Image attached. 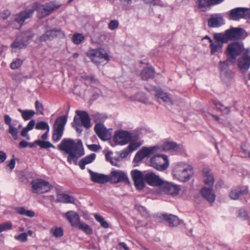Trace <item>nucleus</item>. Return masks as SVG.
<instances>
[{"instance_id": "obj_1", "label": "nucleus", "mask_w": 250, "mask_h": 250, "mask_svg": "<svg viewBox=\"0 0 250 250\" xmlns=\"http://www.w3.org/2000/svg\"><path fill=\"white\" fill-rule=\"evenodd\" d=\"M58 148L68 154L67 161L69 163L76 164L78 159L84 154L83 143L80 140L63 139L58 145Z\"/></svg>"}, {"instance_id": "obj_2", "label": "nucleus", "mask_w": 250, "mask_h": 250, "mask_svg": "<svg viewBox=\"0 0 250 250\" xmlns=\"http://www.w3.org/2000/svg\"><path fill=\"white\" fill-rule=\"evenodd\" d=\"M193 175V167L186 162H178L173 166V176L181 182H187Z\"/></svg>"}, {"instance_id": "obj_3", "label": "nucleus", "mask_w": 250, "mask_h": 250, "mask_svg": "<svg viewBox=\"0 0 250 250\" xmlns=\"http://www.w3.org/2000/svg\"><path fill=\"white\" fill-rule=\"evenodd\" d=\"M86 56L95 63H100L104 61L106 62L109 60L107 52L103 49H91L86 53Z\"/></svg>"}, {"instance_id": "obj_4", "label": "nucleus", "mask_w": 250, "mask_h": 250, "mask_svg": "<svg viewBox=\"0 0 250 250\" xmlns=\"http://www.w3.org/2000/svg\"><path fill=\"white\" fill-rule=\"evenodd\" d=\"M66 121L67 118L65 116H61L56 120L53 125L52 136V139L54 141L58 142L61 139Z\"/></svg>"}, {"instance_id": "obj_5", "label": "nucleus", "mask_w": 250, "mask_h": 250, "mask_svg": "<svg viewBox=\"0 0 250 250\" xmlns=\"http://www.w3.org/2000/svg\"><path fill=\"white\" fill-rule=\"evenodd\" d=\"M244 49L243 44L235 42L228 45L226 54L229 60L234 61L242 53Z\"/></svg>"}, {"instance_id": "obj_6", "label": "nucleus", "mask_w": 250, "mask_h": 250, "mask_svg": "<svg viewBox=\"0 0 250 250\" xmlns=\"http://www.w3.org/2000/svg\"><path fill=\"white\" fill-rule=\"evenodd\" d=\"M131 133L129 131L119 129L114 132L112 141L116 145L124 146L131 139Z\"/></svg>"}, {"instance_id": "obj_7", "label": "nucleus", "mask_w": 250, "mask_h": 250, "mask_svg": "<svg viewBox=\"0 0 250 250\" xmlns=\"http://www.w3.org/2000/svg\"><path fill=\"white\" fill-rule=\"evenodd\" d=\"M150 165L158 170H164L169 165L167 157L165 155H155L150 159Z\"/></svg>"}, {"instance_id": "obj_8", "label": "nucleus", "mask_w": 250, "mask_h": 250, "mask_svg": "<svg viewBox=\"0 0 250 250\" xmlns=\"http://www.w3.org/2000/svg\"><path fill=\"white\" fill-rule=\"evenodd\" d=\"M33 192L37 194H42L49 191L52 188L51 185L47 181L38 179L31 183Z\"/></svg>"}, {"instance_id": "obj_9", "label": "nucleus", "mask_w": 250, "mask_h": 250, "mask_svg": "<svg viewBox=\"0 0 250 250\" xmlns=\"http://www.w3.org/2000/svg\"><path fill=\"white\" fill-rule=\"evenodd\" d=\"M158 147L157 146L143 147L135 154L133 162L138 163L141 162L145 158L149 157L150 155L156 152Z\"/></svg>"}, {"instance_id": "obj_10", "label": "nucleus", "mask_w": 250, "mask_h": 250, "mask_svg": "<svg viewBox=\"0 0 250 250\" xmlns=\"http://www.w3.org/2000/svg\"><path fill=\"white\" fill-rule=\"evenodd\" d=\"M60 6L61 4L54 2L39 5L38 7L37 16L40 18L45 17L58 9Z\"/></svg>"}, {"instance_id": "obj_11", "label": "nucleus", "mask_w": 250, "mask_h": 250, "mask_svg": "<svg viewBox=\"0 0 250 250\" xmlns=\"http://www.w3.org/2000/svg\"><path fill=\"white\" fill-rule=\"evenodd\" d=\"M219 67L222 80L225 83L229 82L234 77V73L229 68L227 61L220 62Z\"/></svg>"}, {"instance_id": "obj_12", "label": "nucleus", "mask_w": 250, "mask_h": 250, "mask_svg": "<svg viewBox=\"0 0 250 250\" xmlns=\"http://www.w3.org/2000/svg\"><path fill=\"white\" fill-rule=\"evenodd\" d=\"M64 36V33L61 29L56 28L47 30L44 34L38 38V40L40 42H45L51 41L56 37L62 38Z\"/></svg>"}, {"instance_id": "obj_13", "label": "nucleus", "mask_w": 250, "mask_h": 250, "mask_svg": "<svg viewBox=\"0 0 250 250\" xmlns=\"http://www.w3.org/2000/svg\"><path fill=\"white\" fill-rule=\"evenodd\" d=\"M155 96L157 101L165 106L170 105L171 103V95L165 90L157 88L155 89Z\"/></svg>"}, {"instance_id": "obj_14", "label": "nucleus", "mask_w": 250, "mask_h": 250, "mask_svg": "<svg viewBox=\"0 0 250 250\" xmlns=\"http://www.w3.org/2000/svg\"><path fill=\"white\" fill-rule=\"evenodd\" d=\"M250 13V9L238 7L231 10L229 12L230 19L238 20L248 16Z\"/></svg>"}, {"instance_id": "obj_15", "label": "nucleus", "mask_w": 250, "mask_h": 250, "mask_svg": "<svg viewBox=\"0 0 250 250\" xmlns=\"http://www.w3.org/2000/svg\"><path fill=\"white\" fill-rule=\"evenodd\" d=\"M131 175L136 188L139 189H142L145 185L144 182V175L141 171L138 170H133L131 172Z\"/></svg>"}, {"instance_id": "obj_16", "label": "nucleus", "mask_w": 250, "mask_h": 250, "mask_svg": "<svg viewBox=\"0 0 250 250\" xmlns=\"http://www.w3.org/2000/svg\"><path fill=\"white\" fill-rule=\"evenodd\" d=\"M144 179L148 185L153 187L159 186L163 183V180L152 172H149L144 175Z\"/></svg>"}, {"instance_id": "obj_17", "label": "nucleus", "mask_w": 250, "mask_h": 250, "mask_svg": "<svg viewBox=\"0 0 250 250\" xmlns=\"http://www.w3.org/2000/svg\"><path fill=\"white\" fill-rule=\"evenodd\" d=\"M237 65L240 71L246 73L250 68V56L243 54L237 60Z\"/></svg>"}, {"instance_id": "obj_18", "label": "nucleus", "mask_w": 250, "mask_h": 250, "mask_svg": "<svg viewBox=\"0 0 250 250\" xmlns=\"http://www.w3.org/2000/svg\"><path fill=\"white\" fill-rule=\"evenodd\" d=\"M94 130L98 136L102 140H107L111 137L110 132L102 124H97L94 127Z\"/></svg>"}, {"instance_id": "obj_19", "label": "nucleus", "mask_w": 250, "mask_h": 250, "mask_svg": "<svg viewBox=\"0 0 250 250\" xmlns=\"http://www.w3.org/2000/svg\"><path fill=\"white\" fill-rule=\"evenodd\" d=\"M110 180L115 183L121 181L129 183L126 173L120 170H113L111 171L110 174Z\"/></svg>"}, {"instance_id": "obj_20", "label": "nucleus", "mask_w": 250, "mask_h": 250, "mask_svg": "<svg viewBox=\"0 0 250 250\" xmlns=\"http://www.w3.org/2000/svg\"><path fill=\"white\" fill-rule=\"evenodd\" d=\"M76 112L78 116H76L77 117V121L79 122L81 121L82 125L86 128H89L91 127L92 125L90 119L87 112L79 110H77Z\"/></svg>"}, {"instance_id": "obj_21", "label": "nucleus", "mask_w": 250, "mask_h": 250, "mask_svg": "<svg viewBox=\"0 0 250 250\" xmlns=\"http://www.w3.org/2000/svg\"><path fill=\"white\" fill-rule=\"evenodd\" d=\"M33 13V11L32 10H28L21 12L15 16L14 19V21L17 22L18 26L21 27L26 20L31 17Z\"/></svg>"}, {"instance_id": "obj_22", "label": "nucleus", "mask_w": 250, "mask_h": 250, "mask_svg": "<svg viewBox=\"0 0 250 250\" xmlns=\"http://www.w3.org/2000/svg\"><path fill=\"white\" fill-rule=\"evenodd\" d=\"M88 171L90 175V179L93 182L104 184L108 181V178L105 175L93 172L91 170H89Z\"/></svg>"}, {"instance_id": "obj_23", "label": "nucleus", "mask_w": 250, "mask_h": 250, "mask_svg": "<svg viewBox=\"0 0 250 250\" xmlns=\"http://www.w3.org/2000/svg\"><path fill=\"white\" fill-rule=\"evenodd\" d=\"M224 24V19L220 14L212 15L208 20V26L211 27H217Z\"/></svg>"}, {"instance_id": "obj_24", "label": "nucleus", "mask_w": 250, "mask_h": 250, "mask_svg": "<svg viewBox=\"0 0 250 250\" xmlns=\"http://www.w3.org/2000/svg\"><path fill=\"white\" fill-rule=\"evenodd\" d=\"M32 37L33 34L32 33L30 32L27 33L24 35L21 42L20 39H18L17 41L12 44L11 46L13 49H19L22 48L25 45L26 42L28 40L31 39Z\"/></svg>"}, {"instance_id": "obj_25", "label": "nucleus", "mask_w": 250, "mask_h": 250, "mask_svg": "<svg viewBox=\"0 0 250 250\" xmlns=\"http://www.w3.org/2000/svg\"><path fill=\"white\" fill-rule=\"evenodd\" d=\"M202 196L210 203H213L215 200V194L210 188L204 187L201 190Z\"/></svg>"}, {"instance_id": "obj_26", "label": "nucleus", "mask_w": 250, "mask_h": 250, "mask_svg": "<svg viewBox=\"0 0 250 250\" xmlns=\"http://www.w3.org/2000/svg\"><path fill=\"white\" fill-rule=\"evenodd\" d=\"M203 174L205 184L209 187H212L214 183V178L210 169L204 168L203 169Z\"/></svg>"}, {"instance_id": "obj_27", "label": "nucleus", "mask_w": 250, "mask_h": 250, "mask_svg": "<svg viewBox=\"0 0 250 250\" xmlns=\"http://www.w3.org/2000/svg\"><path fill=\"white\" fill-rule=\"evenodd\" d=\"M128 143L129 145L127 147L132 152L142 145L143 141L138 136L131 135V139Z\"/></svg>"}, {"instance_id": "obj_28", "label": "nucleus", "mask_w": 250, "mask_h": 250, "mask_svg": "<svg viewBox=\"0 0 250 250\" xmlns=\"http://www.w3.org/2000/svg\"><path fill=\"white\" fill-rule=\"evenodd\" d=\"M65 216L73 227H76L81 222L78 214L73 211L67 212Z\"/></svg>"}, {"instance_id": "obj_29", "label": "nucleus", "mask_w": 250, "mask_h": 250, "mask_svg": "<svg viewBox=\"0 0 250 250\" xmlns=\"http://www.w3.org/2000/svg\"><path fill=\"white\" fill-rule=\"evenodd\" d=\"M228 41L238 39L242 36V30L238 28H232L225 31Z\"/></svg>"}, {"instance_id": "obj_30", "label": "nucleus", "mask_w": 250, "mask_h": 250, "mask_svg": "<svg viewBox=\"0 0 250 250\" xmlns=\"http://www.w3.org/2000/svg\"><path fill=\"white\" fill-rule=\"evenodd\" d=\"M131 101H138L145 104H150L151 101L149 98L144 93H139L133 97L129 98Z\"/></svg>"}, {"instance_id": "obj_31", "label": "nucleus", "mask_w": 250, "mask_h": 250, "mask_svg": "<svg viewBox=\"0 0 250 250\" xmlns=\"http://www.w3.org/2000/svg\"><path fill=\"white\" fill-rule=\"evenodd\" d=\"M96 155L92 153L83 158L79 162V165L82 169L85 168V166L92 163L95 159Z\"/></svg>"}, {"instance_id": "obj_32", "label": "nucleus", "mask_w": 250, "mask_h": 250, "mask_svg": "<svg viewBox=\"0 0 250 250\" xmlns=\"http://www.w3.org/2000/svg\"><path fill=\"white\" fill-rule=\"evenodd\" d=\"M35 125V121L34 120L32 119L28 123L27 126L24 127L21 131V135L26 138L27 140H30V136L28 134V132L31 130Z\"/></svg>"}, {"instance_id": "obj_33", "label": "nucleus", "mask_w": 250, "mask_h": 250, "mask_svg": "<svg viewBox=\"0 0 250 250\" xmlns=\"http://www.w3.org/2000/svg\"><path fill=\"white\" fill-rule=\"evenodd\" d=\"M223 44L217 41L210 40V54L211 55L215 53L221 51Z\"/></svg>"}, {"instance_id": "obj_34", "label": "nucleus", "mask_w": 250, "mask_h": 250, "mask_svg": "<svg viewBox=\"0 0 250 250\" xmlns=\"http://www.w3.org/2000/svg\"><path fill=\"white\" fill-rule=\"evenodd\" d=\"M247 193L246 190H242L240 188H237L230 191L229 196L231 199L237 200L239 198L240 195L245 194Z\"/></svg>"}, {"instance_id": "obj_35", "label": "nucleus", "mask_w": 250, "mask_h": 250, "mask_svg": "<svg viewBox=\"0 0 250 250\" xmlns=\"http://www.w3.org/2000/svg\"><path fill=\"white\" fill-rule=\"evenodd\" d=\"M155 72L153 68L151 67L145 68L141 72V77L144 80H147L153 78Z\"/></svg>"}, {"instance_id": "obj_36", "label": "nucleus", "mask_w": 250, "mask_h": 250, "mask_svg": "<svg viewBox=\"0 0 250 250\" xmlns=\"http://www.w3.org/2000/svg\"><path fill=\"white\" fill-rule=\"evenodd\" d=\"M76 228L81 230L87 234H91L93 233L92 228L86 223L82 221L79 222Z\"/></svg>"}, {"instance_id": "obj_37", "label": "nucleus", "mask_w": 250, "mask_h": 250, "mask_svg": "<svg viewBox=\"0 0 250 250\" xmlns=\"http://www.w3.org/2000/svg\"><path fill=\"white\" fill-rule=\"evenodd\" d=\"M57 200L64 203L75 204V199L71 196L65 194H60L57 196Z\"/></svg>"}, {"instance_id": "obj_38", "label": "nucleus", "mask_w": 250, "mask_h": 250, "mask_svg": "<svg viewBox=\"0 0 250 250\" xmlns=\"http://www.w3.org/2000/svg\"><path fill=\"white\" fill-rule=\"evenodd\" d=\"M15 210L18 214L29 217H33L35 216V212L33 211L26 209L23 207H17Z\"/></svg>"}, {"instance_id": "obj_39", "label": "nucleus", "mask_w": 250, "mask_h": 250, "mask_svg": "<svg viewBox=\"0 0 250 250\" xmlns=\"http://www.w3.org/2000/svg\"><path fill=\"white\" fill-rule=\"evenodd\" d=\"M18 111L21 113L22 118L25 121L29 120L35 114V112L33 110H22L19 108Z\"/></svg>"}, {"instance_id": "obj_40", "label": "nucleus", "mask_w": 250, "mask_h": 250, "mask_svg": "<svg viewBox=\"0 0 250 250\" xmlns=\"http://www.w3.org/2000/svg\"><path fill=\"white\" fill-rule=\"evenodd\" d=\"M33 232L32 230H28L26 232H22L19 235H15L14 238L15 240L20 241L21 242H26L27 241V235L32 236Z\"/></svg>"}, {"instance_id": "obj_41", "label": "nucleus", "mask_w": 250, "mask_h": 250, "mask_svg": "<svg viewBox=\"0 0 250 250\" xmlns=\"http://www.w3.org/2000/svg\"><path fill=\"white\" fill-rule=\"evenodd\" d=\"M214 39L215 41L219 42L222 44L226 43L228 42V39L227 37L226 32L223 33H216L214 35Z\"/></svg>"}, {"instance_id": "obj_42", "label": "nucleus", "mask_w": 250, "mask_h": 250, "mask_svg": "<svg viewBox=\"0 0 250 250\" xmlns=\"http://www.w3.org/2000/svg\"><path fill=\"white\" fill-rule=\"evenodd\" d=\"M84 36L81 33H75L72 37V41L75 44L81 43L84 40Z\"/></svg>"}, {"instance_id": "obj_43", "label": "nucleus", "mask_w": 250, "mask_h": 250, "mask_svg": "<svg viewBox=\"0 0 250 250\" xmlns=\"http://www.w3.org/2000/svg\"><path fill=\"white\" fill-rule=\"evenodd\" d=\"M51 234L55 237H60L63 235V230L61 228L54 227L50 230Z\"/></svg>"}, {"instance_id": "obj_44", "label": "nucleus", "mask_w": 250, "mask_h": 250, "mask_svg": "<svg viewBox=\"0 0 250 250\" xmlns=\"http://www.w3.org/2000/svg\"><path fill=\"white\" fill-rule=\"evenodd\" d=\"M171 215L162 214L157 215L156 220L158 222L166 221L169 225L171 224Z\"/></svg>"}, {"instance_id": "obj_45", "label": "nucleus", "mask_w": 250, "mask_h": 250, "mask_svg": "<svg viewBox=\"0 0 250 250\" xmlns=\"http://www.w3.org/2000/svg\"><path fill=\"white\" fill-rule=\"evenodd\" d=\"M22 62V60L19 58H16L13 60L10 64V67L12 69H18L21 66Z\"/></svg>"}, {"instance_id": "obj_46", "label": "nucleus", "mask_w": 250, "mask_h": 250, "mask_svg": "<svg viewBox=\"0 0 250 250\" xmlns=\"http://www.w3.org/2000/svg\"><path fill=\"white\" fill-rule=\"evenodd\" d=\"M95 219L100 224L101 226L104 228H107L109 227L108 224L105 221L104 218L97 214H94Z\"/></svg>"}, {"instance_id": "obj_47", "label": "nucleus", "mask_w": 250, "mask_h": 250, "mask_svg": "<svg viewBox=\"0 0 250 250\" xmlns=\"http://www.w3.org/2000/svg\"><path fill=\"white\" fill-rule=\"evenodd\" d=\"M35 143L40 146L41 147L44 148H47L49 147L54 148L55 146L51 144L50 142L47 141H43L40 140H36Z\"/></svg>"}, {"instance_id": "obj_48", "label": "nucleus", "mask_w": 250, "mask_h": 250, "mask_svg": "<svg viewBox=\"0 0 250 250\" xmlns=\"http://www.w3.org/2000/svg\"><path fill=\"white\" fill-rule=\"evenodd\" d=\"M198 7L203 11L205 10L206 8L209 5H211L210 0H198Z\"/></svg>"}, {"instance_id": "obj_49", "label": "nucleus", "mask_w": 250, "mask_h": 250, "mask_svg": "<svg viewBox=\"0 0 250 250\" xmlns=\"http://www.w3.org/2000/svg\"><path fill=\"white\" fill-rule=\"evenodd\" d=\"M35 128L39 130H44L46 129L47 131H49V126L48 124L43 121H41L37 123Z\"/></svg>"}, {"instance_id": "obj_50", "label": "nucleus", "mask_w": 250, "mask_h": 250, "mask_svg": "<svg viewBox=\"0 0 250 250\" xmlns=\"http://www.w3.org/2000/svg\"><path fill=\"white\" fill-rule=\"evenodd\" d=\"M184 151V150L182 145L173 142V154H180Z\"/></svg>"}, {"instance_id": "obj_51", "label": "nucleus", "mask_w": 250, "mask_h": 250, "mask_svg": "<svg viewBox=\"0 0 250 250\" xmlns=\"http://www.w3.org/2000/svg\"><path fill=\"white\" fill-rule=\"evenodd\" d=\"M12 228V224L10 222L0 224V233L6 230H10Z\"/></svg>"}, {"instance_id": "obj_52", "label": "nucleus", "mask_w": 250, "mask_h": 250, "mask_svg": "<svg viewBox=\"0 0 250 250\" xmlns=\"http://www.w3.org/2000/svg\"><path fill=\"white\" fill-rule=\"evenodd\" d=\"M160 186L161 187L163 190L165 192L167 193H170V191L172 187V185L170 183H167L163 180V183H162Z\"/></svg>"}, {"instance_id": "obj_53", "label": "nucleus", "mask_w": 250, "mask_h": 250, "mask_svg": "<svg viewBox=\"0 0 250 250\" xmlns=\"http://www.w3.org/2000/svg\"><path fill=\"white\" fill-rule=\"evenodd\" d=\"M35 108L36 109L37 113H39L42 115L44 114V109L42 104L38 101H36L35 104Z\"/></svg>"}, {"instance_id": "obj_54", "label": "nucleus", "mask_w": 250, "mask_h": 250, "mask_svg": "<svg viewBox=\"0 0 250 250\" xmlns=\"http://www.w3.org/2000/svg\"><path fill=\"white\" fill-rule=\"evenodd\" d=\"M72 125L75 128L77 132L81 133L83 130L82 126L80 124V122L77 121V117H75L74 118V121L72 123Z\"/></svg>"}, {"instance_id": "obj_55", "label": "nucleus", "mask_w": 250, "mask_h": 250, "mask_svg": "<svg viewBox=\"0 0 250 250\" xmlns=\"http://www.w3.org/2000/svg\"><path fill=\"white\" fill-rule=\"evenodd\" d=\"M9 133L15 139L18 138V129L14 127L12 125L9 126Z\"/></svg>"}, {"instance_id": "obj_56", "label": "nucleus", "mask_w": 250, "mask_h": 250, "mask_svg": "<svg viewBox=\"0 0 250 250\" xmlns=\"http://www.w3.org/2000/svg\"><path fill=\"white\" fill-rule=\"evenodd\" d=\"M119 26V22L117 20H111L108 24V27L110 30L117 29Z\"/></svg>"}, {"instance_id": "obj_57", "label": "nucleus", "mask_w": 250, "mask_h": 250, "mask_svg": "<svg viewBox=\"0 0 250 250\" xmlns=\"http://www.w3.org/2000/svg\"><path fill=\"white\" fill-rule=\"evenodd\" d=\"M132 152L126 147L125 148L123 149L120 154L119 158H125L128 155L131 153Z\"/></svg>"}, {"instance_id": "obj_58", "label": "nucleus", "mask_w": 250, "mask_h": 250, "mask_svg": "<svg viewBox=\"0 0 250 250\" xmlns=\"http://www.w3.org/2000/svg\"><path fill=\"white\" fill-rule=\"evenodd\" d=\"M182 224V220H180L178 216L173 215V227L177 226Z\"/></svg>"}, {"instance_id": "obj_59", "label": "nucleus", "mask_w": 250, "mask_h": 250, "mask_svg": "<svg viewBox=\"0 0 250 250\" xmlns=\"http://www.w3.org/2000/svg\"><path fill=\"white\" fill-rule=\"evenodd\" d=\"M121 159L119 157H118L117 158H114L113 160H111L110 163L113 166L117 167H120L121 166Z\"/></svg>"}, {"instance_id": "obj_60", "label": "nucleus", "mask_w": 250, "mask_h": 250, "mask_svg": "<svg viewBox=\"0 0 250 250\" xmlns=\"http://www.w3.org/2000/svg\"><path fill=\"white\" fill-rule=\"evenodd\" d=\"M181 189V188L179 185L173 184V196L178 195Z\"/></svg>"}, {"instance_id": "obj_61", "label": "nucleus", "mask_w": 250, "mask_h": 250, "mask_svg": "<svg viewBox=\"0 0 250 250\" xmlns=\"http://www.w3.org/2000/svg\"><path fill=\"white\" fill-rule=\"evenodd\" d=\"M87 146L89 149L91 151H96L101 149V147L100 146L97 145H87Z\"/></svg>"}, {"instance_id": "obj_62", "label": "nucleus", "mask_w": 250, "mask_h": 250, "mask_svg": "<svg viewBox=\"0 0 250 250\" xmlns=\"http://www.w3.org/2000/svg\"><path fill=\"white\" fill-rule=\"evenodd\" d=\"M15 166V161L14 159H12L11 160L9 164L7 165V168H9L10 171L12 170V169L14 168Z\"/></svg>"}, {"instance_id": "obj_63", "label": "nucleus", "mask_w": 250, "mask_h": 250, "mask_svg": "<svg viewBox=\"0 0 250 250\" xmlns=\"http://www.w3.org/2000/svg\"><path fill=\"white\" fill-rule=\"evenodd\" d=\"M145 3L150 5H155L159 4V1L157 0H143Z\"/></svg>"}, {"instance_id": "obj_64", "label": "nucleus", "mask_w": 250, "mask_h": 250, "mask_svg": "<svg viewBox=\"0 0 250 250\" xmlns=\"http://www.w3.org/2000/svg\"><path fill=\"white\" fill-rule=\"evenodd\" d=\"M4 121L5 124L8 125V126L12 125L11 124V119L8 115H4Z\"/></svg>"}]
</instances>
